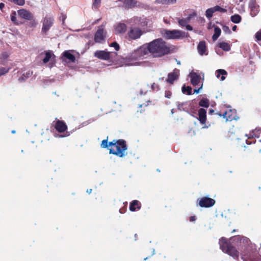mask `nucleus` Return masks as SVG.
I'll use <instances>...</instances> for the list:
<instances>
[{"label": "nucleus", "instance_id": "f257e3e1", "mask_svg": "<svg viewBox=\"0 0 261 261\" xmlns=\"http://www.w3.org/2000/svg\"><path fill=\"white\" fill-rule=\"evenodd\" d=\"M169 48L166 43L161 38L156 39L149 43H146L135 50L131 55L129 61L126 63V65L137 66L139 62L134 61L143 57L149 53L154 57H159L167 54L169 52Z\"/></svg>", "mask_w": 261, "mask_h": 261}, {"label": "nucleus", "instance_id": "f03ea898", "mask_svg": "<svg viewBox=\"0 0 261 261\" xmlns=\"http://www.w3.org/2000/svg\"><path fill=\"white\" fill-rule=\"evenodd\" d=\"M109 147L110 154H114L119 157H123L126 154L127 146L123 140H114L110 142Z\"/></svg>", "mask_w": 261, "mask_h": 261}, {"label": "nucleus", "instance_id": "7ed1b4c3", "mask_svg": "<svg viewBox=\"0 0 261 261\" xmlns=\"http://www.w3.org/2000/svg\"><path fill=\"white\" fill-rule=\"evenodd\" d=\"M219 245L223 252L228 254L233 258H238L239 254L238 251L230 245L225 238L222 237L220 239Z\"/></svg>", "mask_w": 261, "mask_h": 261}, {"label": "nucleus", "instance_id": "20e7f679", "mask_svg": "<svg viewBox=\"0 0 261 261\" xmlns=\"http://www.w3.org/2000/svg\"><path fill=\"white\" fill-rule=\"evenodd\" d=\"M162 34L168 39H180L186 37L185 32L177 30H164Z\"/></svg>", "mask_w": 261, "mask_h": 261}, {"label": "nucleus", "instance_id": "39448f33", "mask_svg": "<svg viewBox=\"0 0 261 261\" xmlns=\"http://www.w3.org/2000/svg\"><path fill=\"white\" fill-rule=\"evenodd\" d=\"M17 15L18 16L22 19L31 20L30 24L33 26H35L37 24V22L34 19L33 14L29 11L21 9L17 11Z\"/></svg>", "mask_w": 261, "mask_h": 261}, {"label": "nucleus", "instance_id": "423d86ee", "mask_svg": "<svg viewBox=\"0 0 261 261\" xmlns=\"http://www.w3.org/2000/svg\"><path fill=\"white\" fill-rule=\"evenodd\" d=\"M116 55V53L106 51L105 50H97L94 53V56L95 57L105 60L110 59L113 55Z\"/></svg>", "mask_w": 261, "mask_h": 261}, {"label": "nucleus", "instance_id": "0eeeda50", "mask_svg": "<svg viewBox=\"0 0 261 261\" xmlns=\"http://www.w3.org/2000/svg\"><path fill=\"white\" fill-rule=\"evenodd\" d=\"M54 23V19L52 17L46 15L43 20L42 32L46 33L51 27Z\"/></svg>", "mask_w": 261, "mask_h": 261}, {"label": "nucleus", "instance_id": "6e6552de", "mask_svg": "<svg viewBox=\"0 0 261 261\" xmlns=\"http://www.w3.org/2000/svg\"><path fill=\"white\" fill-rule=\"evenodd\" d=\"M215 203L214 199L204 197L201 198L199 202V205L201 207H209L213 206Z\"/></svg>", "mask_w": 261, "mask_h": 261}, {"label": "nucleus", "instance_id": "1a4fd4ad", "mask_svg": "<svg viewBox=\"0 0 261 261\" xmlns=\"http://www.w3.org/2000/svg\"><path fill=\"white\" fill-rule=\"evenodd\" d=\"M219 11L222 13H224L226 12V10L224 8L220 7L219 6H216L214 7L211 8L206 10L205 12V16L208 18H211L213 16V14Z\"/></svg>", "mask_w": 261, "mask_h": 261}, {"label": "nucleus", "instance_id": "9d476101", "mask_svg": "<svg viewBox=\"0 0 261 261\" xmlns=\"http://www.w3.org/2000/svg\"><path fill=\"white\" fill-rule=\"evenodd\" d=\"M189 76L191 78V83L194 86L200 84L202 83L201 77L194 72H191Z\"/></svg>", "mask_w": 261, "mask_h": 261}, {"label": "nucleus", "instance_id": "9b49d317", "mask_svg": "<svg viewBox=\"0 0 261 261\" xmlns=\"http://www.w3.org/2000/svg\"><path fill=\"white\" fill-rule=\"evenodd\" d=\"M106 32L102 28H99L95 33L94 40L96 42L101 43L105 40Z\"/></svg>", "mask_w": 261, "mask_h": 261}, {"label": "nucleus", "instance_id": "f8f14e48", "mask_svg": "<svg viewBox=\"0 0 261 261\" xmlns=\"http://www.w3.org/2000/svg\"><path fill=\"white\" fill-rule=\"evenodd\" d=\"M127 27L123 23H118L114 25V31L116 34L124 33L126 31Z\"/></svg>", "mask_w": 261, "mask_h": 261}, {"label": "nucleus", "instance_id": "ddd939ff", "mask_svg": "<svg viewBox=\"0 0 261 261\" xmlns=\"http://www.w3.org/2000/svg\"><path fill=\"white\" fill-rule=\"evenodd\" d=\"M250 14L252 17L255 16L258 12V6L256 5L255 0H250L249 2Z\"/></svg>", "mask_w": 261, "mask_h": 261}, {"label": "nucleus", "instance_id": "4468645a", "mask_svg": "<svg viewBox=\"0 0 261 261\" xmlns=\"http://www.w3.org/2000/svg\"><path fill=\"white\" fill-rule=\"evenodd\" d=\"M142 34V31L139 29L134 28L129 32L128 36L131 39H136L139 38Z\"/></svg>", "mask_w": 261, "mask_h": 261}, {"label": "nucleus", "instance_id": "2eb2a0df", "mask_svg": "<svg viewBox=\"0 0 261 261\" xmlns=\"http://www.w3.org/2000/svg\"><path fill=\"white\" fill-rule=\"evenodd\" d=\"M224 118L226 119V121H231L233 119H237L236 118V113L234 112H232L231 110H229V111H227L224 113L222 115Z\"/></svg>", "mask_w": 261, "mask_h": 261}, {"label": "nucleus", "instance_id": "dca6fc26", "mask_svg": "<svg viewBox=\"0 0 261 261\" xmlns=\"http://www.w3.org/2000/svg\"><path fill=\"white\" fill-rule=\"evenodd\" d=\"M206 111L205 109L201 108L198 111V119L202 124H205L206 119Z\"/></svg>", "mask_w": 261, "mask_h": 261}, {"label": "nucleus", "instance_id": "f3484780", "mask_svg": "<svg viewBox=\"0 0 261 261\" xmlns=\"http://www.w3.org/2000/svg\"><path fill=\"white\" fill-rule=\"evenodd\" d=\"M197 49L199 54L200 55H203L204 54L206 55V47L205 42L204 41H201L199 42V44L197 46Z\"/></svg>", "mask_w": 261, "mask_h": 261}, {"label": "nucleus", "instance_id": "a211bd4d", "mask_svg": "<svg viewBox=\"0 0 261 261\" xmlns=\"http://www.w3.org/2000/svg\"><path fill=\"white\" fill-rule=\"evenodd\" d=\"M56 129L59 132H63L67 129V126L63 121L58 120L55 125Z\"/></svg>", "mask_w": 261, "mask_h": 261}, {"label": "nucleus", "instance_id": "6ab92c4d", "mask_svg": "<svg viewBox=\"0 0 261 261\" xmlns=\"http://www.w3.org/2000/svg\"><path fill=\"white\" fill-rule=\"evenodd\" d=\"M179 74V70L175 69L173 72L169 74L168 81L172 83L175 80H176Z\"/></svg>", "mask_w": 261, "mask_h": 261}, {"label": "nucleus", "instance_id": "aec40b11", "mask_svg": "<svg viewBox=\"0 0 261 261\" xmlns=\"http://www.w3.org/2000/svg\"><path fill=\"white\" fill-rule=\"evenodd\" d=\"M72 50H66L63 53V57L69 60L70 62H74L75 58L74 56L71 54Z\"/></svg>", "mask_w": 261, "mask_h": 261}, {"label": "nucleus", "instance_id": "412c9836", "mask_svg": "<svg viewBox=\"0 0 261 261\" xmlns=\"http://www.w3.org/2000/svg\"><path fill=\"white\" fill-rule=\"evenodd\" d=\"M141 207L140 203L138 200L133 201L130 204L129 210L131 211H135L136 209L139 210Z\"/></svg>", "mask_w": 261, "mask_h": 261}, {"label": "nucleus", "instance_id": "4be33fe9", "mask_svg": "<svg viewBox=\"0 0 261 261\" xmlns=\"http://www.w3.org/2000/svg\"><path fill=\"white\" fill-rule=\"evenodd\" d=\"M226 74L227 72L224 69H218L216 71V75L217 78H219L220 75H222L220 79L222 81L225 79L224 75Z\"/></svg>", "mask_w": 261, "mask_h": 261}, {"label": "nucleus", "instance_id": "5701e85b", "mask_svg": "<svg viewBox=\"0 0 261 261\" xmlns=\"http://www.w3.org/2000/svg\"><path fill=\"white\" fill-rule=\"evenodd\" d=\"M156 3L162 5H172L176 3V0H156Z\"/></svg>", "mask_w": 261, "mask_h": 261}, {"label": "nucleus", "instance_id": "b1692460", "mask_svg": "<svg viewBox=\"0 0 261 261\" xmlns=\"http://www.w3.org/2000/svg\"><path fill=\"white\" fill-rule=\"evenodd\" d=\"M214 32H215L213 36V40L215 41L220 36V35L221 34V31L219 28H218L217 27H215Z\"/></svg>", "mask_w": 261, "mask_h": 261}, {"label": "nucleus", "instance_id": "393cba45", "mask_svg": "<svg viewBox=\"0 0 261 261\" xmlns=\"http://www.w3.org/2000/svg\"><path fill=\"white\" fill-rule=\"evenodd\" d=\"M219 46L221 48L225 51H229L230 49V46L227 42H220L219 44Z\"/></svg>", "mask_w": 261, "mask_h": 261}, {"label": "nucleus", "instance_id": "a878e982", "mask_svg": "<svg viewBox=\"0 0 261 261\" xmlns=\"http://www.w3.org/2000/svg\"><path fill=\"white\" fill-rule=\"evenodd\" d=\"M230 19L231 21L235 23H238L241 21V17L238 14L231 16Z\"/></svg>", "mask_w": 261, "mask_h": 261}, {"label": "nucleus", "instance_id": "bb28decb", "mask_svg": "<svg viewBox=\"0 0 261 261\" xmlns=\"http://www.w3.org/2000/svg\"><path fill=\"white\" fill-rule=\"evenodd\" d=\"M17 14V12H13L11 14V21L16 24H19L20 23L19 21L17 19L16 15Z\"/></svg>", "mask_w": 261, "mask_h": 261}, {"label": "nucleus", "instance_id": "cd10ccee", "mask_svg": "<svg viewBox=\"0 0 261 261\" xmlns=\"http://www.w3.org/2000/svg\"><path fill=\"white\" fill-rule=\"evenodd\" d=\"M9 54L7 53H3L0 55V64H3L5 63L6 59L8 58Z\"/></svg>", "mask_w": 261, "mask_h": 261}, {"label": "nucleus", "instance_id": "c85d7f7f", "mask_svg": "<svg viewBox=\"0 0 261 261\" xmlns=\"http://www.w3.org/2000/svg\"><path fill=\"white\" fill-rule=\"evenodd\" d=\"M199 105L201 107L207 108L209 106V100L206 98H203L200 101Z\"/></svg>", "mask_w": 261, "mask_h": 261}, {"label": "nucleus", "instance_id": "c756f323", "mask_svg": "<svg viewBox=\"0 0 261 261\" xmlns=\"http://www.w3.org/2000/svg\"><path fill=\"white\" fill-rule=\"evenodd\" d=\"M182 92L185 94L190 95L192 93V88L190 86H183L182 87Z\"/></svg>", "mask_w": 261, "mask_h": 261}, {"label": "nucleus", "instance_id": "7c9ffc66", "mask_svg": "<svg viewBox=\"0 0 261 261\" xmlns=\"http://www.w3.org/2000/svg\"><path fill=\"white\" fill-rule=\"evenodd\" d=\"M148 23H149V20L146 18H141L140 19L139 24L142 27L147 26Z\"/></svg>", "mask_w": 261, "mask_h": 261}, {"label": "nucleus", "instance_id": "2f4dec72", "mask_svg": "<svg viewBox=\"0 0 261 261\" xmlns=\"http://www.w3.org/2000/svg\"><path fill=\"white\" fill-rule=\"evenodd\" d=\"M190 18L181 19L178 20L179 24L181 27L186 26L189 22Z\"/></svg>", "mask_w": 261, "mask_h": 261}, {"label": "nucleus", "instance_id": "473e14b6", "mask_svg": "<svg viewBox=\"0 0 261 261\" xmlns=\"http://www.w3.org/2000/svg\"><path fill=\"white\" fill-rule=\"evenodd\" d=\"M52 55L49 52H47L45 53V56L43 60V61L44 63H47L49 60L51 59Z\"/></svg>", "mask_w": 261, "mask_h": 261}, {"label": "nucleus", "instance_id": "72a5a7b5", "mask_svg": "<svg viewBox=\"0 0 261 261\" xmlns=\"http://www.w3.org/2000/svg\"><path fill=\"white\" fill-rule=\"evenodd\" d=\"M9 1L14 3L19 6H23L25 3L24 0H9Z\"/></svg>", "mask_w": 261, "mask_h": 261}, {"label": "nucleus", "instance_id": "f704fd0d", "mask_svg": "<svg viewBox=\"0 0 261 261\" xmlns=\"http://www.w3.org/2000/svg\"><path fill=\"white\" fill-rule=\"evenodd\" d=\"M9 69L4 67H0V76L7 73Z\"/></svg>", "mask_w": 261, "mask_h": 261}, {"label": "nucleus", "instance_id": "c9c22d12", "mask_svg": "<svg viewBox=\"0 0 261 261\" xmlns=\"http://www.w3.org/2000/svg\"><path fill=\"white\" fill-rule=\"evenodd\" d=\"M255 37L257 41H261V30L256 33Z\"/></svg>", "mask_w": 261, "mask_h": 261}, {"label": "nucleus", "instance_id": "e433bc0d", "mask_svg": "<svg viewBox=\"0 0 261 261\" xmlns=\"http://www.w3.org/2000/svg\"><path fill=\"white\" fill-rule=\"evenodd\" d=\"M101 146L102 148H106L109 146V145H108L107 140H103L102 141L101 144Z\"/></svg>", "mask_w": 261, "mask_h": 261}, {"label": "nucleus", "instance_id": "4c0bfd02", "mask_svg": "<svg viewBox=\"0 0 261 261\" xmlns=\"http://www.w3.org/2000/svg\"><path fill=\"white\" fill-rule=\"evenodd\" d=\"M111 46L112 47H113L115 48V49L116 50H118L119 49V45L118 43H117L116 42H113L112 43L111 45Z\"/></svg>", "mask_w": 261, "mask_h": 261}, {"label": "nucleus", "instance_id": "58836bf2", "mask_svg": "<svg viewBox=\"0 0 261 261\" xmlns=\"http://www.w3.org/2000/svg\"><path fill=\"white\" fill-rule=\"evenodd\" d=\"M202 87H203V83H202L201 84L200 86V87L198 89H194V93H196V94L199 93L200 90L202 89Z\"/></svg>", "mask_w": 261, "mask_h": 261}, {"label": "nucleus", "instance_id": "ea45409f", "mask_svg": "<svg viewBox=\"0 0 261 261\" xmlns=\"http://www.w3.org/2000/svg\"><path fill=\"white\" fill-rule=\"evenodd\" d=\"M100 3V0H94L93 6L97 7Z\"/></svg>", "mask_w": 261, "mask_h": 261}, {"label": "nucleus", "instance_id": "a19ab883", "mask_svg": "<svg viewBox=\"0 0 261 261\" xmlns=\"http://www.w3.org/2000/svg\"><path fill=\"white\" fill-rule=\"evenodd\" d=\"M32 74V72L30 71H29L28 72H27L26 73V75H25L24 74L23 75L24 76H25V77H29Z\"/></svg>", "mask_w": 261, "mask_h": 261}, {"label": "nucleus", "instance_id": "79ce46f5", "mask_svg": "<svg viewBox=\"0 0 261 261\" xmlns=\"http://www.w3.org/2000/svg\"><path fill=\"white\" fill-rule=\"evenodd\" d=\"M171 95V93L170 92H166L165 97L170 98Z\"/></svg>", "mask_w": 261, "mask_h": 261}, {"label": "nucleus", "instance_id": "37998d69", "mask_svg": "<svg viewBox=\"0 0 261 261\" xmlns=\"http://www.w3.org/2000/svg\"><path fill=\"white\" fill-rule=\"evenodd\" d=\"M186 29L189 31L192 30V27L191 25H188V24L186 25Z\"/></svg>", "mask_w": 261, "mask_h": 261}, {"label": "nucleus", "instance_id": "c03bdc74", "mask_svg": "<svg viewBox=\"0 0 261 261\" xmlns=\"http://www.w3.org/2000/svg\"><path fill=\"white\" fill-rule=\"evenodd\" d=\"M223 31H228L229 33L230 32V30L228 27L225 26L223 27Z\"/></svg>", "mask_w": 261, "mask_h": 261}, {"label": "nucleus", "instance_id": "a18cd8bd", "mask_svg": "<svg viewBox=\"0 0 261 261\" xmlns=\"http://www.w3.org/2000/svg\"><path fill=\"white\" fill-rule=\"evenodd\" d=\"M196 220V217L195 216H192L190 218L191 221H194Z\"/></svg>", "mask_w": 261, "mask_h": 261}, {"label": "nucleus", "instance_id": "49530a36", "mask_svg": "<svg viewBox=\"0 0 261 261\" xmlns=\"http://www.w3.org/2000/svg\"><path fill=\"white\" fill-rule=\"evenodd\" d=\"M4 7V4L3 3H0V9H2V8Z\"/></svg>", "mask_w": 261, "mask_h": 261}, {"label": "nucleus", "instance_id": "de8ad7c7", "mask_svg": "<svg viewBox=\"0 0 261 261\" xmlns=\"http://www.w3.org/2000/svg\"><path fill=\"white\" fill-rule=\"evenodd\" d=\"M237 27L236 25L233 26V27L232 28V31H235L237 29Z\"/></svg>", "mask_w": 261, "mask_h": 261}, {"label": "nucleus", "instance_id": "09e8293b", "mask_svg": "<svg viewBox=\"0 0 261 261\" xmlns=\"http://www.w3.org/2000/svg\"><path fill=\"white\" fill-rule=\"evenodd\" d=\"M87 192L89 194H90L92 192V189H90L87 190Z\"/></svg>", "mask_w": 261, "mask_h": 261}, {"label": "nucleus", "instance_id": "8fccbe9b", "mask_svg": "<svg viewBox=\"0 0 261 261\" xmlns=\"http://www.w3.org/2000/svg\"><path fill=\"white\" fill-rule=\"evenodd\" d=\"M145 93H146V91H145L144 92H143L142 91H140V94H145Z\"/></svg>", "mask_w": 261, "mask_h": 261}, {"label": "nucleus", "instance_id": "3c124183", "mask_svg": "<svg viewBox=\"0 0 261 261\" xmlns=\"http://www.w3.org/2000/svg\"><path fill=\"white\" fill-rule=\"evenodd\" d=\"M65 17L64 16H63V21L65 20Z\"/></svg>", "mask_w": 261, "mask_h": 261}, {"label": "nucleus", "instance_id": "603ef678", "mask_svg": "<svg viewBox=\"0 0 261 261\" xmlns=\"http://www.w3.org/2000/svg\"><path fill=\"white\" fill-rule=\"evenodd\" d=\"M12 133L13 134H15V130H13L12 131Z\"/></svg>", "mask_w": 261, "mask_h": 261}, {"label": "nucleus", "instance_id": "864d4df0", "mask_svg": "<svg viewBox=\"0 0 261 261\" xmlns=\"http://www.w3.org/2000/svg\"><path fill=\"white\" fill-rule=\"evenodd\" d=\"M152 253L153 254L154 253V249L153 250Z\"/></svg>", "mask_w": 261, "mask_h": 261}, {"label": "nucleus", "instance_id": "5fc2aeb1", "mask_svg": "<svg viewBox=\"0 0 261 261\" xmlns=\"http://www.w3.org/2000/svg\"><path fill=\"white\" fill-rule=\"evenodd\" d=\"M146 87H147V89H148L149 86L148 85H146Z\"/></svg>", "mask_w": 261, "mask_h": 261}, {"label": "nucleus", "instance_id": "6e6d98bb", "mask_svg": "<svg viewBox=\"0 0 261 261\" xmlns=\"http://www.w3.org/2000/svg\"><path fill=\"white\" fill-rule=\"evenodd\" d=\"M249 138H251V137H253V136H250L249 137H248Z\"/></svg>", "mask_w": 261, "mask_h": 261}, {"label": "nucleus", "instance_id": "4d7b16f0", "mask_svg": "<svg viewBox=\"0 0 261 261\" xmlns=\"http://www.w3.org/2000/svg\"><path fill=\"white\" fill-rule=\"evenodd\" d=\"M172 113H173V109L172 110Z\"/></svg>", "mask_w": 261, "mask_h": 261}, {"label": "nucleus", "instance_id": "13d9d810", "mask_svg": "<svg viewBox=\"0 0 261 261\" xmlns=\"http://www.w3.org/2000/svg\"><path fill=\"white\" fill-rule=\"evenodd\" d=\"M260 141L261 142V140Z\"/></svg>", "mask_w": 261, "mask_h": 261}]
</instances>
